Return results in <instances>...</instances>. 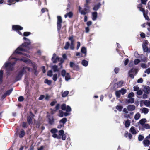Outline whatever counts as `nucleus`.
I'll use <instances>...</instances> for the list:
<instances>
[{
    "instance_id": "nucleus-9",
    "label": "nucleus",
    "mask_w": 150,
    "mask_h": 150,
    "mask_svg": "<svg viewBox=\"0 0 150 150\" xmlns=\"http://www.w3.org/2000/svg\"><path fill=\"white\" fill-rule=\"evenodd\" d=\"M30 70V68L29 67H23V69L20 71V74L18 75H23L25 74L26 71H29Z\"/></svg>"
},
{
    "instance_id": "nucleus-42",
    "label": "nucleus",
    "mask_w": 150,
    "mask_h": 150,
    "mask_svg": "<svg viewBox=\"0 0 150 150\" xmlns=\"http://www.w3.org/2000/svg\"><path fill=\"white\" fill-rule=\"evenodd\" d=\"M122 108L123 107L121 106L117 105L116 106V109L120 112L122 111Z\"/></svg>"
},
{
    "instance_id": "nucleus-24",
    "label": "nucleus",
    "mask_w": 150,
    "mask_h": 150,
    "mask_svg": "<svg viewBox=\"0 0 150 150\" xmlns=\"http://www.w3.org/2000/svg\"><path fill=\"white\" fill-rule=\"evenodd\" d=\"M144 103L146 107H150V101L148 100H145L144 101Z\"/></svg>"
},
{
    "instance_id": "nucleus-47",
    "label": "nucleus",
    "mask_w": 150,
    "mask_h": 150,
    "mask_svg": "<svg viewBox=\"0 0 150 150\" xmlns=\"http://www.w3.org/2000/svg\"><path fill=\"white\" fill-rule=\"evenodd\" d=\"M31 33L30 32H25L23 33V35L25 36H27L30 35Z\"/></svg>"
},
{
    "instance_id": "nucleus-2",
    "label": "nucleus",
    "mask_w": 150,
    "mask_h": 150,
    "mask_svg": "<svg viewBox=\"0 0 150 150\" xmlns=\"http://www.w3.org/2000/svg\"><path fill=\"white\" fill-rule=\"evenodd\" d=\"M23 39L25 40V42L24 44H23L20 46L15 51L16 53H20L19 51H27L25 50L24 47H27L28 45L31 44V42L30 40L25 37H24Z\"/></svg>"
},
{
    "instance_id": "nucleus-37",
    "label": "nucleus",
    "mask_w": 150,
    "mask_h": 150,
    "mask_svg": "<svg viewBox=\"0 0 150 150\" xmlns=\"http://www.w3.org/2000/svg\"><path fill=\"white\" fill-rule=\"evenodd\" d=\"M120 93L124 95L126 93V90L124 88H122L121 90H119Z\"/></svg>"
},
{
    "instance_id": "nucleus-49",
    "label": "nucleus",
    "mask_w": 150,
    "mask_h": 150,
    "mask_svg": "<svg viewBox=\"0 0 150 150\" xmlns=\"http://www.w3.org/2000/svg\"><path fill=\"white\" fill-rule=\"evenodd\" d=\"M52 137L54 138H57V139H59L60 138V137L58 136L56 133H54L52 135Z\"/></svg>"
},
{
    "instance_id": "nucleus-8",
    "label": "nucleus",
    "mask_w": 150,
    "mask_h": 150,
    "mask_svg": "<svg viewBox=\"0 0 150 150\" xmlns=\"http://www.w3.org/2000/svg\"><path fill=\"white\" fill-rule=\"evenodd\" d=\"M138 71V69L136 68H133L129 71V75H133L137 74Z\"/></svg>"
},
{
    "instance_id": "nucleus-20",
    "label": "nucleus",
    "mask_w": 150,
    "mask_h": 150,
    "mask_svg": "<svg viewBox=\"0 0 150 150\" xmlns=\"http://www.w3.org/2000/svg\"><path fill=\"white\" fill-rule=\"evenodd\" d=\"M73 15L72 13L70 11L64 15V17L65 18H67V17H69L70 18H71Z\"/></svg>"
},
{
    "instance_id": "nucleus-54",
    "label": "nucleus",
    "mask_w": 150,
    "mask_h": 150,
    "mask_svg": "<svg viewBox=\"0 0 150 150\" xmlns=\"http://www.w3.org/2000/svg\"><path fill=\"white\" fill-rule=\"evenodd\" d=\"M139 87L137 86H135L134 87V91H138L139 90Z\"/></svg>"
},
{
    "instance_id": "nucleus-55",
    "label": "nucleus",
    "mask_w": 150,
    "mask_h": 150,
    "mask_svg": "<svg viewBox=\"0 0 150 150\" xmlns=\"http://www.w3.org/2000/svg\"><path fill=\"white\" fill-rule=\"evenodd\" d=\"M143 15L146 19L148 21L150 20V19L148 16L145 13L143 14Z\"/></svg>"
},
{
    "instance_id": "nucleus-4",
    "label": "nucleus",
    "mask_w": 150,
    "mask_h": 150,
    "mask_svg": "<svg viewBox=\"0 0 150 150\" xmlns=\"http://www.w3.org/2000/svg\"><path fill=\"white\" fill-rule=\"evenodd\" d=\"M52 61L53 63H56L57 62V61H63V59L62 58H60L57 57L56 55L54 53L53 54V57L52 58Z\"/></svg>"
},
{
    "instance_id": "nucleus-10",
    "label": "nucleus",
    "mask_w": 150,
    "mask_h": 150,
    "mask_svg": "<svg viewBox=\"0 0 150 150\" xmlns=\"http://www.w3.org/2000/svg\"><path fill=\"white\" fill-rule=\"evenodd\" d=\"M143 91L146 93L149 94L150 92V87L148 86H145L144 88Z\"/></svg>"
},
{
    "instance_id": "nucleus-53",
    "label": "nucleus",
    "mask_w": 150,
    "mask_h": 150,
    "mask_svg": "<svg viewBox=\"0 0 150 150\" xmlns=\"http://www.w3.org/2000/svg\"><path fill=\"white\" fill-rule=\"evenodd\" d=\"M24 98L22 96H20L18 98V100L19 101L22 102L23 101Z\"/></svg>"
},
{
    "instance_id": "nucleus-16",
    "label": "nucleus",
    "mask_w": 150,
    "mask_h": 150,
    "mask_svg": "<svg viewBox=\"0 0 150 150\" xmlns=\"http://www.w3.org/2000/svg\"><path fill=\"white\" fill-rule=\"evenodd\" d=\"M142 113L146 114L148 113L149 111V109L146 108H144L140 109Z\"/></svg>"
},
{
    "instance_id": "nucleus-29",
    "label": "nucleus",
    "mask_w": 150,
    "mask_h": 150,
    "mask_svg": "<svg viewBox=\"0 0 150 150\" xmlns=\"http://www.w3.org/2000/svg\"><path fill=\"white\" fill-rule=\"evenodd\" d=\"M141 116L140 114L139 113H137L135 115L134 118L136 120H137Z\"/></svg>"
},
{
    "instance_id": "nucleus-17",
    "label": "nucleus",
    "mask_w": 150,
    "mask_h": 150,
    "mask_svg": "<svg viewBox=\"0 0 150 150\" xmlns=\"http://www.w3.org/2000/svg\"><path fill=\"white\" fill-rule=\"evenodd\" d=\"M130 131L133 134H136L137 133V132L135 129V127L133 126L132 127L130 128Z\"/></svg>"
},
{
    "instance_id": "nucleus-48",
    "label": "nucleus",
    "mask_w": 150,
    "mask_h": 150,
    "mask_svg": "<svg viewBox=\"0 0 150 150\" xmlns=\"http://www.w3.org/2000/svg\"><path fill=\"white\" fill-rule=\"evenodd\" d=\"M140 62V60L138 59H136L134 61V62L135 65L139 63Z\"/></svg>"
},
{
    "instance_id": "nucleus-19",
    "label": "nucleus",
    "mask_w": 150,
    "mask_h": 150,
    "mask_svg": "<svg viewBox=\"0 0 150 150\" xmlns=\"http://www.w3.org/2000/svg\"><path fill=\"white\" fill-rule=\"evenodd\" d=\"M52 69L54 72H58L59 71V69L58 66L56 65H54L52 67Z\"/></svg>"
},
{
    "instance_id": "nucleus-23",
    "label": "nucleus",
    "mask_w": 150,
    "mask_h": 150,
    "mask_svg": "<svg viewBox=\"0 0 150 150\" xmlns=\"http://www.w3.org/2000/svg\"><path fill=\"white\" fill-rule=\"evenodd\" d=\"M140 124L142 126L144 125V123L146 122V119L145 118H143L141 119L139 121Z\"/></svg>"
},
{
    "instance_id": "nucleus-59",
    "label": "nucleus",
    "mask_w": 150,
    "mask_h": 150,
    "mask_svg": "<svg viewBox=\"0 0 150 150\" xmlns=\"http://www.w3.org/2000/svg\"><path fill=\"white\" fill-rule=\"evenodd\" d=\"M64 133V131L63 130H60L59 131V135L60 136H62L63 135V134Z\"/></svg>"
},
{
    "instance_id": "nucleus-33",
    "label": "nucleus",
    "mask_w": 150,
    "mask_h": 150,
    "mask_svg": "<svg viewBox=\"0 0 150 150\" xmlns=\"http://www.w3.org/2000/svg\"><path fill=\"white\" fill-rule=\"evenodd\" d=\"M89 8L88 6V4H86L85 5L84 9L86 11H87L88 12L89 11Z\"/></svg>"
},
{
    "instance_id": "nucleus-44",
    "label": "nucleus",
    "mask_w": 150,
    "mask_h": 150,
    "mask_svg": "<svg viewBox=\"0 0 150 150\" xmlns=\"http://www.w3.org/2000/svg\"><path fill=\"white\" fill-rule=\"evenodd\" d=\"M20 52V53H16V54H21V55H24V56H26V57H30V56L29 55H28V54H25V53H22L21 52V51H19Z\"/></svg>"
},
{
    "instance_id": "nucleus-12",
    "label": "nucleus",
    "mask_w": 150,
    "mask_h": 150,
    "mask_svg": "<svg viewBox=\"0 0 150 150\" xmlns=\"http://www.w3.org/2000/svg\"><path fill=\"white\" fill-rule=\"evenodd\" d=\"M123 83V82L122 81H120L118 82L115 83L114 85V87L117 88L121 86Z\"/></svg>"
},
{
    "instance_id": "nucleus-25",
    "label": "nucleus",
    "mask_w": 150,
    "mask_h": 150,
    "mask_svg": "<svg viewBox=\"0 0 150 150\" xmlns=\"http://www.w3.org/2000/svg\"><path fill=\"white\" fill-rule=\"evenodd\" d=\"M100 5L101 4L100 3L96 5L93 8V10L95 11L97 10L99 8Z\"/></svg>"
},
{
    "instance_id": "nucleus-27",
    "label": "nucleus",
    "mask_w": 150,
    "mask_h": 150,
    "mask_svg": "<svg viewBox=\"0 0 150 150\" xmlns=\"http://www.w3.org/2000/svg\"><path fill=\"white\" fill-rule=\"evenodd\" d=\"M130 122L129 120H127L125 122V126L126 127H128L130 125Z\"/></svg>"
},
{
    "instance_id": "nucleus-26",
    "label": "nucleus",
    "mask_w": 150,
    "mask_h": 150,
    "mask_svg": "<svg viewBox=\"0 0 150 150\" xmlns=\"http://www.w3.org/2000/svg\"><path fill=\"white\" fill-rule=\"evenodd\" d=\"M81 52L82 53L85 54V56H86V50L85 47H83L81 48Z\"/></svg>"
},
{
    "instance_id": "nucleus-39",
    "label": "nucleus",
    "mask_w": 150,
    "mask_h": 150,
    "mask_svg": "<svg viewBox=\"0 0 150 150\" xmlns=\"http://www.w3.org/2000/svg\"><path fill=\"white\" fill-rule=\"evenodd\" d=\"M142 126L144 128H145L146 129H149V128H150V126L148 124H145L144 125Z\"/></svg>"
},
{
    "instance_id": "nucleus-1",
    "label": "nucleus",
    "mask_w": 150,
    "mask_h": 150,
    "mask_svg": "<svg viewBox=\"0 0 150 150\" xmlns=\"http://www.w3.org/2000/svg\"><path fill=\"white\" fill-rule=\"evenodd\" d=\"M4 74L5 75H9V58L8 59L7 61L4 64L0 70V75H3Z\"/></svg>"
},
{
    "instance_id": "nucleus-62",
    "label": "nucleus",
    "mask_w": 150,
    "mask_h": 150,
    "mask_svg": "<svg viewBox=\"0 0 150 150\" xmlns=\"http://www.w3.org/2000/svg\"><path fill=\"white\" fill-rule=\"evenodd\" d=\"M137 95H140L142 94V91L141 90H139L137 91Z\"/></svg>"
},
{
    "instance_id": "nucleus-51",
    "label": "nucleus",
    "mask_w": 150,
    "mask_h": 150,
    "mask_svg": "<svg viewBox=\"0 0 150 150\" xmlns=\"http://www.w3.org/2000/svg\"><path fill=\"white\" fill-rule=\"evenodd\" d=\"M21 76H16V81H18L21 78Z\"/></svg>"
},
{
    "instance_id": "nucleus-18",
    "label": "nucleus",
    "mask_w": 150,
    "mask_h": 150,
    "mask_svg": "<svg viewBox=\"0 0 150 150\" xmlns=\"http://www.w3.org/2000/svg\"><path fill=\"white\" fill-rule=\"evenodd\" d=\"M97 17V13L96 12H94L92 13V20L95 21L96 20Z\"/></svg>"
},
{
    "instance_id": "nucleus-11",
    "label": "nucleus",
    "mask_w": 150,
    "mask_h": 150,
    "mask_svg": "<svg viewBox=\"0 0 150 150\" xmlns=\"http://www.w3.org/2000/svg\"><path fill=\"white\" fill-rule=\"evenodd\" d=\"M135 106L133 105H129L127 106V108L129 111H133L135 109Z\"/></svg>"
},
{
    "instance_id": "nucleus-52",
    "label": "nucleus",
    "mask_w": 150,
    "mask_h": 150,
    "mask_svg": "<svg viewBox=\"0 0 150 150\" xmlns=\"http://www.w3.org/2000/svg\"><path fill=\"white\" fill-rule=\"evenodd\" d=\"M59 116L60 117H63L64 116L63 112L62 110L59 111Z\"/></svg>"
},
{
    "instance_id": "nucleus-14",
    "label": "nucleus",
    "mask_w": 150,
    "mask_h": 150,
    "mask_svg": "<svg viewBox=\"0 0 150 150\" xmlns=\"http://www.w3.org/2000/svg\"><path fill=\"white\" fill-rule=\"evenodd\" d=\"M143 143L145 147H148L150 145V141L148 139H144L143 141Z\"/></svg>"
},
{
    "instance_id": "nucleus-28",
    "label": "nucleus",
    "mask_w": 150,
    "mask_h": 150,
    "mask_svg": "<svg viewBox=\"0 0 150 150\" xmlns=\"http://www.w3.org/2000/svg\"><path fill=\"white\" fill-rule=\"evenodd\" d=\"M27 121L29 124H32L33 123L31 117L30 116L27 117Z\"/></svg>"
},
{
    "instance_id": "nucleus-56",
    "label": "nucleus",
    "mask_w": 150,
    "mask_h": 150,
    "mask_svg": "<svg viewBox=\"0 0 150 150\" xmlns=\"http://www.w3.org/2000/svg\"><path fill=\"white\" fill-rule=\"evenodd\" d=\"M54 120L53 118H52L51 119H49V123L50 124H51V125L52 124L54 123Z\"/></svg>"
},
{
    "instance_id": "nucleus-15",
    "label": "nucleus",
    "mask_w": 150,
    "mask_h": 150,
    "mask_svg": "<svg viewBox=\"0 0 150 150\" xmlns=\"http://www.w3.org/2000/svg\"><path fill=\"white\" fill-rule=\"evenodd\" d=\"M142 47L143 48V50L145 52H150V50L149 49L145 44H143Z\"/></svg>"
},
{
    "instance_id": "nucleus-5",
    "label": "nucleus",
    "mask_w": 150,
    "mask_h": 150,
    "mask_svg": "<svg viewBox=\"0 0 150 150\" xmlns=\"http://www.w3.org/2000/svg\"><path fill=\"white\" fill-rule=\"evenodd\" d=\"M57 29L58 31H59L61 28V24L62 22V19L61 17L59 16L57 17Z\"/></svg>"
},
{
    "instance_id": "nucleus-43",
    "label": "nucleus",
    "mask_w": 150,
    "mask_h": 150,
    "mask_svg": "<svg viewBox=\"0 0 150 150\" xmlns=\"http://www.w3.org/2000/svg\"><path fill=\"white\" fill-rule=\"evenodd\" d=\"M57 132V130L55 128H53L51 130V132L53 133H56Z\"/></svg>"
},
{
    "instance_id": "nucleus-38",
    "label": "nucleus",
    "mask_w": 150,
    "mask_h": 150,
    "mask_svg": "<svg viewBox=\"0 0 150 150\" xmlns=\"http://www.w3.org/2000/svg\"><path fill=\"white\" fill-rule=\"evenodd\" d=\"M134 96V93L132 92L129 93L128 96V98H132V97Z\"/></svg>"
},
{
    "instance_id": "nucleus-7",
    "label": "nucleus",
    "mask_w": 150,
    "mask_h": 150,
    "mask_svg": "<svg viewBox=\"0 0 150 150\" xmlns=\"http://www.w3.org/2000/svg\"><path fill=\"white\" fill-rule=\"evenodd\" d=\"M61 109L63 110H66L67 112H70L71 110V107L68 106H66L65 104H64L62 105L61 106Z\"/></svg>"
},
{
    "instance_id": "nucleus-57",
    "label": "nucleus",
    "mask_w": 150,
    "mask_h": 150,
    "mask_svg": "<svg viewBox=\"0 0 150 150\" xmlns=\"http://www.w3.org/2000/svg\"><path fill=\"white\" fill-rule=\"evenodd\" d=\"M64 77L65 76V79L66 81H68L70 79V76H63Z\"/></svg>"
},
{
    "instance_id": "nucleus-32",
    "label": "nucleus",
    "mask_w": 150,
    "mask_h": 150,
    "mask_svg": "<svg viewBox=\"0 0 150 150\" xmlns=\"http://www.w3.org/2000/svg\"><path fill=\"white\" fill-rule=\"evenodd\" d=\"M25 131L24 130H22L21 131V132L19 135V137L20 138H22V137H23L25 135Z\"/></svg>"
},
{
    "instance_id": "nucleus-13",
    "label": "nucleus",
    "mask_w": 150,
    "mask_h": 150,
    "mask_svg": "<svg viewBox=\"0 0 150 150\" xmlns=\"http://www.w3.org/2000/svg\"><path fill=\"white\" fill-rule=\"evenodd\" d=\"M12 29L14 30H22L23 28L19 25H13L12 26Z\"/></svg>"
},
{
    "instance_id": "nucleus-31",
    "label": "nucleus",
    "mask_w": 150,
    "mask_h": 150,
    "mask_svg": "<svg viewBox=\"0 0 150 150\" xmlns=\"http://www.w3.org/2000/svg\"><path fill=\"white\" fill-rule=\"evenodd\" d=\"M69 91H66L62 94V96L63 97H66L69 93Z\"/></svg>"
},
{
    "instance_id": "nucleus-63",
    "label": "nucleus",
    "mask_w": 150,
    "mask_h": 150,
    "mask_svg": "<svg viewBox=\"0 0 150 150\" xmlns=\"http://www.w3.org/2000/svg\"><path fill=\"white\" fill-rule=\"evenodd\" d=\"M128 110L127 109V108H124L123 109V112H124L125 113L127 114L128 113Z\"/></svg>"
},
{
    "instance_id": "nucleus-64",
    "label": "nucleus",
    "mask_w": 150,
    "mask_h": 150,
    "mask_svg": "<svg viewBox=\"0 0 150 150\" xmlns=\"http://www.w3.org/2000/svg\"><path fill=\"white\" fill-rule=\"evenodd\" d=\"M70 66L71 67H73L75 66V64L74 62H70Z\"/></svg>"
},
{
    "instance_id": "nucleus-3",
    "label": "nucleus",
    "mask_w": 150,
    "mask_h": 150,
    "mask_svg": "<svg viewBox=\"0 0 150 150\" xmlns=\"http://www.w3.org/2000/svg\"><path fill=\"white\" fill-rule=\"evenodd\" d=\"M19 60L23 61L25 63L27 64H29L30 63L34 70L35 74H38V73H37V71H36V69L37 68L36 66L35 65V64L32 63L29 59L25 58H22L20 59Z\"/></svg>"
},
{
    "instance_id": "nucleus-34",
    "label": "nucleus",
    "mask_w": 150,
    "mask_h": 150,
    "mask_svg": "<svg viewBox=\"0 0 150 150\" xmlns=\"http://www.w3.org/2000/svg\"><path fill=\"white\" fill-rule=\"evenodd\" d=\"M70 44L69 42H67L65 44L64 48L65 50H67L68 49L69 46H70Z\"/></svg>"
},
{
    "instance_id": "nucleus-30",
    "label": "nucleus",
    "mask_w": 150,
    "mask_h": 150,
    "mask_svg": "<svg viewBox=\"0 0 150 150\" xmlns=\"http://www.w3.org/2000/svg\"><path fill=\"white\" fill-rule=\"evenodd\" d=\"M82 64L83 66H86L88 64V62L86 60H83L82 61Z\"/></svg>"
},
{
    "instance_id": "nucleus-61",
    "label": "nucleus",
    "mask_w": 150,
    "mask_h": 150,
    "mask_svg": "<svg viewBox=\"0 0 150 150\" xmlns=\"http://www.w3.org/2000/svg\"><path fill=\"white\" fill-rule=\"evenodd\" d=\"M145 72L147 74H149L150 73V68H148L145 71Z\"/></svg>"
},
{
    "instance_id": "nucleus-36",
    "label": "nucleus",
    "mask_w": 150,
    "mask_h": 150,
    "mask_svg": "<svg viewBox=\"0 0 150 150\" xmlns=\"http://www.w3.org/2000/svg\"><path fill=\"white\" fill-rule=\"evenodd\" d=\"M44 83H47L49 85H50L51 84L52 82L51 80H48L47 79H46L44 81Z\"/></svg>"
},
{
    "instance_id": "nucleus-21",
    "label": "nucleus",
    "mask_w": 150,
    "mask_h": 150,
    "mask_svg": "<svg viewBox=\"0 0 150 150\" xmlns=\"http://www.w3.org/2000/svg\"><path fill=\"white\" fill-rule=\"evenodd\" d=\"M9 95V90H8L1 96V99H3L5 98L7 95Z\"/></svg>"
},
{
    "instance_id": "nucleus-60",
    "label": "nucleus",
    "mask_w": 150,
    "mask_h": 150,
    "mask_svg": "<svg viewBox=\"0 0 150 150\" xmlns=\"http://www.w3.org/2000/svg\"><path fill=\"white\" fill-rule=\"evenodd\" d=\"M41 68L43 73H45L46 72V70L45 69V67L44 66H42L41 67Z\"/></svg>"
},
{
    "instance_id": "nucleus-35",
    "label": "nucleus",
    "mask_w": 150,
    "mask_h": 150,
    "mask_svg": "<svg viewBox=\"0 0 150 150\" xmlns=\"http://www.w3.org/2000/svg\"><path fill=\"white\" fill-rule=\"evenodd\" d=\"M67 121V119L66 118H64L60 120V122H62L63 124H65Z\"/></svg>"
},
{
    "instance_id": "nucleus-45",
    "label": "nucleus",
    "mask_w": 150,
    "mask_h": 150,
    "mask_svg": "<svg viewBox=\"0 0 150 150\" xmlns=\"http://www.w3.org/2000/svg\"><path fill=\"white\" fill-rule=\"evenodd\" d=\"M74 42H71L70 46V48L71 50H73L74 48Z\"/></svg>"
},
{
    "instance_id": "nucleus-22",
    "label": "nucleus",
    "mask_w": 150,
    "mask_h": 150,
    "mask_svg": "<svg viewBox=\"0 0 150 150\" xmlns=\"http://www.w3.org/2000/svg\"><path fill=\"white\" fill-rule=\"evenodd\" d=\"M134 99L133 98H130L129 99H127L126 101L128 103H134Z\"/></svg>"
},
{
    "instance_id": "nucleus-6",
    "label": "nucleus",
    "mask_w": 150,
    "mask_h": 150,
    "mask_svg": "<svg viewBox=\"0 0 150 150\" xmlns=\"http://www.w3.org/2000/svg\"><path fill=\"white\" fill-rule=\"evenodd\" d=\"M16 60L15 58H13L12 57H10V71L12 70L13 69L14 65L15 64V61Z\"/></svg>"
},
{
    "instance_id": "nucleus-50",
    "label": "nucleus",
    "mask_w": 150,
    "mask_h": 150,
    "mask_svg": "<svg viewBox=\"0 0 150 150\" xmlns=\"http://www.w3.org/2000/svg\"><path fill=\"white\" fill-rule=\"evenodd\" d=\"M88 12L86 11L84 9L83 10L81 11L80 12V13L82 15H85Z\"/></svg>"
},
{
    "instance_id": "nucleus-46",
    "label": "nucleus",
    "mask_w": 150,
    "mask_h": 150,
    "mask_svg": "<svg viewBox=\"0 0 150 150\" xmlns=\"http://www.w3.org/2000/svg\"><path fill=\"white\" fill-rule=\"evenodd\" d=\"M144 138V136H142L141 135H139V137H138V140L139 141H142V140H143Z\"/></svg>"
},
{
    "instance_id": "nucleus-41",
    "label": "nucleus",
    "mask_w": 150,
    "mask_h": 150,
    "mask_svg": "<svg viewBox=\"0 0 150 150\" xmlns=\"http://www.w3.org/2000/svg\"><path fill=\"white\" fill-rule=\"evenodd\" d=\"M20 0H10V5L13 3H15L16 2H18Z\"/></svg>"
},
{
    "instance_id": "nucleus-58",
    "label": "nucleus",
    "mask_w": 150,
    "mask_h": 150,
    "mask_svg": "<svg viewBox=\"0 0 150 150\" xmlns=\"http://www.w3.org/2000/svg\"><path fill=\"white\" fill-rule=\"evenodd\" d=\"M141 66L143 68H146L147 67L146 65L144 63L141 64Z\"/></svg>"
},
{
    "instance_id": "nucleus-40",
    "label": "nucleus",
    "mask_w": 150,
    "mask_h": 150,
    "mask_svg": "<svg viewBox=\"0 0 150 150\" xmlns=\"http://www.w3.org/2000/svg\"><path fill=\"white\" fill-rule=\"evenodd\" d=\"M120 91H116L115 92V95L117 98H119L120 96Z\"/></svg>"
}]
</instances>
